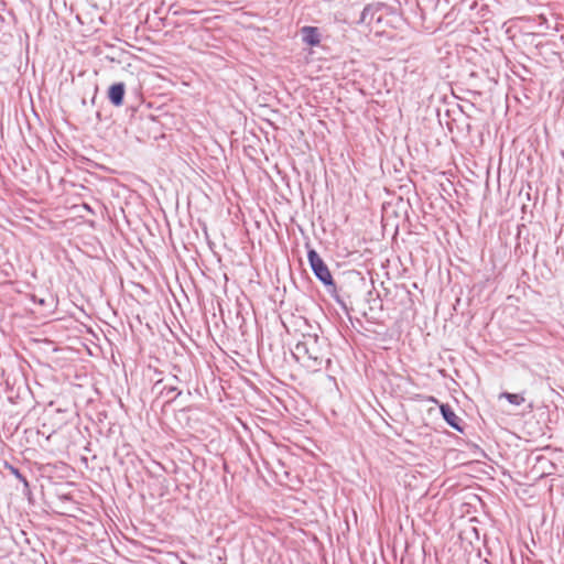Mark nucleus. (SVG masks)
Returning <instances> with one entry per match:
<instances>
[{"instance_id": "nucleus-9", "label": "nucleus", "mask_w": 564, "mask_h": 564, "mask_svg": "<svg viewBox=\"0 0 564 564\" xmlns=\"http://www.w3.org/2000/svg\"><path fill=\"white\" fill-rule=\"evenodd\" d=\"M12 474L19 479L21 480L22 482H24L25 486H28V480L19 471V469L14 468V467H10Z\"/></svg>"}, {"instance_id": "nucleus-11", "label": "nucleus", "mask_w": 564, "mask_h": 564, "mask_svg": "<svg viewBox=\"0 0 564 564\" xmlns=\"http://www.w3.org/2000/svg\"><path fill=\"white\" fill-rule=\"evenodd\" d=\"M187 14H196L197 11H194V10H189V11H186Z\"/></svg>"}, {"instance_id": "nucleus-2", "label": "nucleus", "mask_w": 564, "mask_h": 564, "mask_svg": "<svg viewBox=\"0 0 564 564\" xmlns=\"http://www.w3.org/2000/svg\"><path fill=\"white\" fill-rule=\"evenodd\" d=\"M307 258L315 276L324 285L332 286L335 289V283L332 273L328 267L323 261V259L319 257V254L314 249H311L307 252Z\"/></svg>"}, {"instance_id": "nucleus-5", "label": "nucleus", "mask_w": 564, "mask_h": 564, "mask_svg": "<svg viewBox=\"0 0 564 564\" xmlns=\"http://www.w3.org/2000/svg\"><path fill=\"white\" fill-rule=\"evenodd\" d=\"M124 93L126 85L123 83H116L109 87L108 98L113 106L120 107L123 104Z\"/></svg>"}, {"instance_id": "nucleus-10", "label": "nucleus", "mask_w": 564, "mask_h": 564, "mask_svg": "<svg viewBox=\"0 0 564 564\" xmlns=\"http://www.w3.org/2000/svg\"><path fill=\"white\" fill-rule=\"evenodd\" d=\"M426 400H427L429 402H433V403L438 404V400H437L435 397L430 395V397H427V398H426Z\"/></svg>"}, {"instance_id": "nucleus-4", "label": "nucleus", "mask_w": 564, "mask_h": 564, "mask_svg": "<svg viewBox=\"0 0 564 564\" xmlns=\"http://www.w3.org/2000/svg\"><path fill=\"white\" fill-rule=\"evenodd\" d=\"M381 8L375 6H367L360 15L359 23L371 25L373 22L380 23L382 15L378 14Z\"/></svg>"}, {"instance_id": "nucleus-6", "label": "nucleus", "mask_w": 564, "mask_h": 564, "mask_svg": "<svg viewBox=\"0 0 564 564\" xmlns=\"http://www.w3.org/2000/svg\"><path fill=\"white\" fill-rule=\"evenodd\" d=\"M302 40L304 43L316 46L321 42V36L317 28L314 26H304L301 30Z\"/></svg>"}, {"instance_id": "nucleus-1", "label": "nucleus", "mask_w": 564, "mask_h": 564, "mask_svg": "<svg viewBox=\"0 0 564 564\" xmlns=\"http://www.w3.org/2000/svg\"><path fill=\"white\" fill-rule=\"evenodd\" d=\"M292 355L299 362L311 370H316L324 360L319 338L313 334H303L292 350Z\"/></svg>"}, {"instance_id": "nucleus-7", "label": "nucleus", "mask_w": 564, "mask_h": 564, "mask_svg": "<svg viewBox=\"0 0 564 564\" xmlns=\"http://www.w3.org/2000/svg\"><path fill=\"white\" fill-rule=\"evenodd\" d=\"M500 398H505L509 403L513 405H521L525 401L523 393L502 392Z\"/></svg>"}, {"instance_id": "nucleus-8", "label": "nucleus", "mask_w": 564, "mask_h": 564, "mask_svg": "<svg viewBox=\"0 0 564 564\" xmlns=\"http://www.w3.org/2000/svg\"><path fill=\"white\" fill-rule=\"evenodd\" d=\"M181 393L182 392L174 384L164 386L163 389L161 390V394L169 398L167 402L175 400V398Z\"/></svg>"}, {"instance_id": "nucleus-3", "label": "nucleus", "mask_w": 564, "mask_h": 564, "mask_svg": "<svg viewBox=\"0 0 564 564\" xmlns=\"http://www.w3.org/2000/svg\"><path fill=\"white\" fill-rule=\"evenodd\" d=\"M440 410L443 419L446 423L458 432H463V426L460 425V417L454 412L449 404L441 403Z\"/></svg>"}]
</instances>
